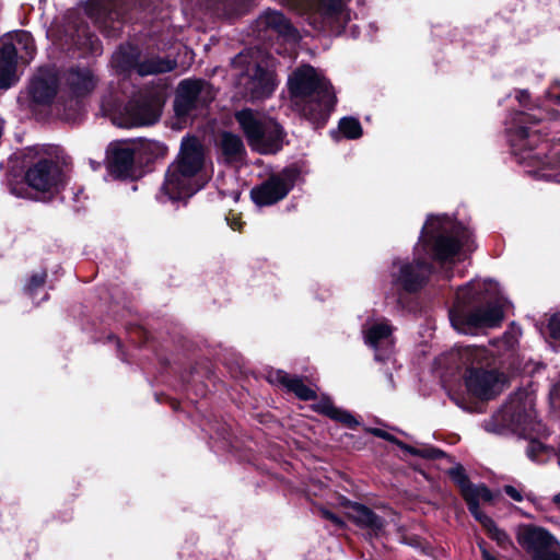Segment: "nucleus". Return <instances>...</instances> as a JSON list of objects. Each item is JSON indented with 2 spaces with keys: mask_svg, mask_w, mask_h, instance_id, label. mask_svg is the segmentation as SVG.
I'll use <instances>...</instances> for the list:
<instances>
[{
  "mask_svg": "<svg viewBox=\"0 0 560 560\" xmlns=\"http://www.w3.org/2000/svg\"><path fill=\"white\" fill-rule=\"evenodd\" d=\"M257 30L261 32H273L292 42H296L298 35L291 23L278 11L268 10L257 20Z\"/></svg>",
  "mask_w": 560,
  "mask_h": 560,
  "instance_id": "obj_14",
  "label": "nucleus"
},
{
  "mask_svg": "<svg viewBox=\"0 0 560 560\" xmlns=\"http://www.w3.org/2000/svg\"><path fill=\"white\" fill-rule=\"evenodd\" d=\"M541 452H546L545 445L541 442L535 440L528 442V455H537Z\"/></svg>",
  "mask_w": 560,
  "mask_h": 560,
  "instance_id": "obj_35",
  "label": "nucleus"
},
{
  "mask_svg": "<svg viewBox=\"0 0 560 560\" xmlns=\"http://www.w3.org/2000/svg\"><path fill=\"white\" fill-rule=\"evenodd\" d=\"M478 522L487 530L489 537L495 540L501 548L508 549L513 546V542L506 532L499 528L490 516L486 515L478 520Z\"/></svg>",
  "mask_w": 560,
  "mask_h": 560,
  "instance_id": "obj_26",
  "label": "nucleus"
},
{
  "mask_svg": "<svg viewBox=\"0 0 560 560\" xmlns=\"http://www.w3.org/2000/svg\"><path fill=\"white\" fill-rule=\"evenodd\" d=\"M18 47L12 40L0 43V89H8L16 81L15 57Z\"/></svg>",
  "mask_w": 560,
  "mask_h": 560,
  "instance_id": "obj_17",
  "label": "nucleus"
},
{
  "mask_svg": "<svg viewBox=\"0 0 560 560\" xmlns=\"http://www.w3.org/2000/svg\"><path fill=\"white\" fill-rule=\"evenodd\" d=\"M557 101L560 102V94L557 96Z\"/></svg>",
  "mask_w": 560,
  "mask_h": 560,
  "instance_id": "obj_45",
  "label": "nucleus"
},
{
  "mask_svg": "<svg viewBox=\"0 0 560 560\" xmlns=\"http://www.w3.org/2000/svg\"><path fill=\"white\" fill-rule=\"evenodd\" d=\"M371 433H373L374 435L376 436H380V438H383V439H386V440H389V441H393L395 442L394 438L387 433L386 431L384 430H381V429H371L370 430Z\"/></svg>",
  "mask_w": 560,
  "mask_h": 560,
  "instance_id": "obj_39",
  "label": "nucleus"
},
{
  "mask_svg": "<svg viewBox=\"0 0 560 560\" xmlns=\"http://www.w3.org/2000/svg\"><path fill=\"white\" fill-rule=\"evenodd\" d=\"M214 98L211 85L201 80H185L177 90L175 110L179 116L202 107Z\"/></svg>",
  "mask_w": 560,
  "mask_h": 560,
  "instance_id": "obj_8",
  "label": "nucleus"
},
{
  "mask_svg": "<svg viewBox=\"0 0 560 560\" xmlns=\"http://www.w3.org/2000/svg\"><path fill=\"white\" fill-rule=\"evenodd\" d=\"M273 380L283 385L288 390L294 393L302 400H311L316 397V393L306 386L301 378L291 376L283 371H277Z\"/></svg>",
  "mask_w": 560,
  "mask_h": 560,
  "instance_id": "obj_22",
  "label": "nucleus"
},
{
  "mask_svg": "<svg viewBox=\"0 0 560 560\" xmlns=\"http://www.w3.org/2000/svg\"><path fill=\"white\" fill-rule=\"evenodd\" d=\"M291 183L283 175H273L261 185L252 189L250 195L255 203L269 206L283 199L291 188Z\"/></svg>",
  "mask_w": 560,
  "mask_h": 560,
  "instance_id": "obj_11",
  "label": "nucleus"
},
{
  "mask_svg": "<svg viewBox=\"0 0 560 560\" xmlns=\"http://www.w3.org/2000/svg\"><path fill=\"white\" fill-rule=\"evenodd\" d=\"M558 466H559V468H560V457H559V459H558Z\"/></svg>",
  "mask_w": 560,
  "mask_h": 560,
  "instance_id": "obj_46",
  "label": "nucleus"
},
{
  "mask_svg": "<svg viewBox=\"0 0 560 560\" xmlns=\"http://www.w3.org/2000/svg\"><path fill=\"white\" fill-rule=\"evenodd\" d=\"M45 280H46L45 272L36 273L31 278L30 283L27 284V289L30 291H33L34 289L42 287L45 283Z\"/></svg>",
  "mask_w": 560,
  "mask_h": 560,
  "instance_id": "obj_33",
  "label": "nucleus"
},
{
  "mask_svg": "<svg viewBox=\"0 0 560 560\" xmlns=\"http://www.w3.org/2000/svg\"><path fill=\"white\" fill-rule=\"evenodd\" d=\"M502 318L503 312L499 304H489L469 314L451 313L454 328L464 334H469L476 328L497 326Z\"/></svg>",
  "mask_w": 560,
  "mask_h": 560,
  "instance_id": "obj_9",
  "label": "nucleus"
},
{
  "mask_svg": "<svg viewBox=\"0 0 560 560\" xmlns=\"http://www.w3.org/2000/svg\"><path fill=\"white\" fill-rule=\"evenodd\" d=\"M441 225L440 223V220L439 219H429L427 224L424 225L423 228V237H425L427 235H430L432 234L433 232L436 231V229Z\"/></svg>",
  "mask_w": 560,
  "mask_h": 560,
  "instance_id": "obj_36",
  "label": "nucleus"
},
{
  "mask_svg": "<svg viewBox=\"0 0 560 560\" xmlns=\"http://www.w3.org/2000/svg\"><path fill=\"white\" fill-rule=\"evenodd\" d=\"M430 272L428 264L416 260L415 264H404L399 268L397 280L408 291L420 288Z\"/></svg>",
  "mask_w": 560,
  "mask_h": 560,
  "instance_id": "obj_19",
  "label": "nucleus"
},
{
  "mask_svg": "<svg viewBox=\"0 0 560 560\" xmlns=\"http://www.w3.org/2000/svg\"><path fill=\"white\" fill-rule=\"evenodd\" d=\"M294 108L308 119L324 121L331 112L336 98L330 84L314 68L305 66L295 70L289 79Z\"/></svg>",
  "mask_w": 560,
  "mask_h": 560,
  "instance_id": "obj_1",
  "label": "nucleus"
},
{
  "mask_svg": "<svg viewBox=\"0 0 560 560\" xmlns=\"http://www.w3.org/2000/svg\"><path fill=\"white\" fill-rule=\"evenodd\" d=\"M57 92L55 75L45 74L36 77L31 84V94L35 102L47 103L54 98Z\"/></svg>",
  "mask_w": 560,
  "mask_h": 560,
  "instance_id": "obj_21",
  "label": "nucleus"
},
{
  "mask_svg": "<svg viewBox=\"0 0 560 560\" xmlns=\"http://www.w3.org/2000/svg\"><path fill=\"white\" fill-rule=\"evenodd\" d=\"M25 180L36 191H51L60 182V170L52 162L40 161L27 170Z\"/></svg>",
  "mask_w": 560,
  "mask_h": 560,
  "instance_id": "obj_10",
  "label": "nucleus"
},
{
  "mask_svg": "<svg viewBox=\"0 0 560 560\" xmlns=\"http://www.w3.org/2000/svg\"><path fill=\"white\" fill-rule=\"evenodd\" d=\"M175 62L168 59L152 57L136 65L140 75L158 74L173 70Z\"/></svg>",
  "mask_w": 560,
  "mask_h": 560,
  "instance_id": "obj_23",
  "label": "nucleus"
},
{
  "mask_svg": "<svg viewBox=\"0 0 560 560\" xmlns=\"http://www.w3.org/2000/svg\"><path fill=\"white\" fill-rule=\"evenodd\" d=\"M503 491L514 501L516 502H522L524 500V498H526L527 500L534 502V498L532 495V493H528L526 494V497L523 495V492L522 490L515 488L514 486H511V485H506L503 487Z\"/></svg>",
  "mask_w": 560,
  "mask_h": 560,
  "instance_id": "obj_31",
  "label": "nucleus"
},
{
  "mask_svg": "<svg viewBox=\"0 0 560 560\" xmlns=\"http://www.w3.org/2000/svg\"><path fill=\"white\" fill-rule=\"evenodd\" d=\"M135 151L130 145L119 144L112 149L110 171L118 176L128 175L133 166Z\"/></svg>",
  "mask_w": 560,
  "mask_h": 560,
  "instance_id": "obj_20",
  "label": "nucleus"
},
{
  "mask_svg": "<svg viewBox=\"0 0 560 560\" xmlns=\"http://www.w3.org/2000/svg\"><path fill=\"white\" fill-rule=\"evenodd\" d=\"M398 447L401 450V451H405V452H410V453H413V455H417L413 451V448L409 447V446H406L401 443H397Z\"/></svg>",
  "mask_w": 560,
  "mask_h": 560,
  "instance_id": "obj_41",
  "label": "nucleus"
},
{
  "mask_svg": "<svg viewBox=\"0 0 560 560\" xmlns=\"http://www.w3.org/2000/svg\"><path fill=\"white\" fill-rule=\"evenodd\" d=\"M318 410H320L323 413L327 415L331 419L346 424L349 428H352L358 424V421L351 413H349L346 410L338 409L328 400L322 401L318 405Z\"/></svg>",
  "mask_w": 560,
  "mask_h": 560,
  "instance_id": "obj_27",
  "label": "nucleus"
},
{
  "mask_svg": "<svg viewBox=\"0 0 560 560\" xmlns=\"http://www.w3.org/2000/svg\"><path fill=\"white\" fill-rule=\"evenodd\" d=\"M481 555L483 560H498L494 556H492L487 549L481 547Z\"/></svg>",
  "mask_w": 560,
  "mask_h": 560,
  "instance_id": "obj_40",
  "label": "nucleus"
},
{
  "mask_svg": "<svg viewBox=\"0 0 560 560\" xmlns=\"http://www.w3.org/2000/svg\"><path fill=\"white\" fill-rule=\"evenodd\" d=\"M430 455H439V456H442V455H445L443 451H434L433 453H431Z\"/></svg>",
  "mask_w": 560,
  "mask_h": 560,
  "instance_id": "obj_43",
  "label": "nucleus"
},
{
  "mask_svg": "<svg viewBox=\"0 0 560 560\" xmlns=\"http://www.w3.org/2000/svg\"><path fill=\"white\" fill-rule=\"evenodd\" d=\"M521 514H522L523 516H525V517H532V515H529V514H527V513H525V512H521Z\"/></svg>",
  "mask_w": 560,
  "mask_h": 560,
  "instance_id": "obj_44",
  "label": "nucleus"
},
{
  "mask_svg": "<svg viewBox=\"0 0 560 560\" xmlns=\"http://www.w3.org/2000/svg\"><path fill=\"white\" fill-rule=\"evenodd\" d=\"M15 40L19 46H23L27 54L31 55L33 51V40L27 33L21 32L15 35Z\"/></svg>",
  "mask_w": 560,
  "mask_h": 560,
  "instance_id": "obj_32",
  "label": "nucleus"
},
{
  "mask_svg": "<svg viewBox=\"0 0 560 560\" xmlns=\"http://www.w3.org/2000/svg\"><path fill=\"white\" fill-rule=\"evenodd\" d=\"M68 81L75 92L83 94L92 91L95 81L90 70H73L69 73Z\"/></svg>",
  "mask_w": 560,
  "mask_h": 560,
  "instance_id": "obj_25",
  "label": "nucleus"
},
{
  "mask_svg": "<svg viewBox=\"0 0 560 560\" xmlns=\"http://www.w3.org/2000/svg\"><path fill=\"white\" fill-rule=\"evenodd\" d=\"M535 417L534 399L522 392L488 421L486 428L489 432L494 433H503L505 429L525 433L534 429Z\"/></svg>",
  "mask_w": 560,
  "mask_h": 560,
  "instance_id": "obj_5",
  "label": "nucleus"
},
{
  "mask_svg": "<svg viewBox=\"0 0 560 560\" xmlns=\"http://www.w3.org/2000/svg\"><path fill=\"white\" fill-rule=\"evenodd\" d=\"M220 143L222 152L228 161L241 159L245 151L241 138L230 132L222 133Z\"/></svg>",
  "mask_w": 560,
  "mask_h": 560,
  "instance_id": "obj_24",
  "label": "nucleus"
},
{
  "mask_svg": "<svg viewBox=\"0 0 560 560\" xmlns=\"http://www.w3.org/2000/svg\"><path fill=\"white\" fill-rule=\"evenodd\" d=\"M469 240V233L460 226L453 228L447 234L446 228L440 234L434 243V253L438 259L446 260L453 257L462 246L466 245Z\"/></svg>",
  "mask_w": 560,
  "mask_h": 560,
  "instance_id": "obj_13",
  "label": "nucleus"
},
{
  "mask_svg": "<svg viewBox=\"0 0 560 560\" xmlns=\"http://www.w3.org/2000/svg\"><path fill=\"white\" fill-rule=\"evenodd\" d=\"M552 502L560 506V492L552 497Z\"/></svg>",
  "mask_w": 560,
  "mask_h": 560,
  "instance_id": "obj_42",
  "label": "nucleus"
},
{
  "mask_svg": "<svg viewBox=\"0 0 560 560\" xmlns=\"http://www.w3.org/2000/svg\"><path fill=\"white\" fill-rule=\"evenodd\" d=\"M392 329L385 323L373 324L365 332L366 342L373 347H377L378 343L387 339L390 336Z\"/></svg>",
  "mask_w": 560,
  "mask_h": 560,
  "instance_id": "obj_28",
  "label": "nucleus"
},
{
  "mask_svg": "<svg viewBox=\"0 0 560 560\" xmlns=\"http://www.w3.org/2000/svg\"><path fill=\"white\" fill-rule=\"evenodd\" d=\"M341 132L350 139H357L362 135L360 122L354 118H343L339 124Z\"/></svg>",
  "mask_w": 560,
  "mask_h": 560,
  "instance_id": "obj_29",
  "label": "nucleus"
},
{
  "mask_svg": "<svg viewBox=\"0 0 560 560\" xmlns=\"http://www.w3.org/2000/svg\"><path fill=\"white\" fill-rule=\"evenodd\" d=\"M550 398L552 406L556 408H560V385L553 388Z\"/></svg>",
  "mask_w": 560,
  "mask_h": 560,
  "instance_id": "obj_38",
  "label": "nucleus"
},
{
  "mask_svg": "<svg viewBox=\"0 0 560 560\" xmlns=\"http://www.w3.org/2000/svg\"><path fill=\"white\" fill-rule=\"evenodd\" d=\"M448 476L454 481V483L459 488L460 492L470 483L464 467L460 465L450 468Z\"/></svg>",
  "mask_w": 560,
  "mask_h": 560,
  "instance_id": "obj_30",
  "label": "nucleus"
},
{
  "mask_svg": "<svg viewBox=\"0 0 560 560\" xmlns=\"http://www.w3.org/2000/svg\"><path fill=\"white\" fill-rule=\"evenodd\" d=\"M126 114L124 121L117 122L121 127L151 125L159 118V103L130 104Z\"/></svg>",
  "mask_w": 560,
  "mask_h": 560,
  "instance_id": "obj_16",
  "label": "nucleus"
},
{
  "mask_svg": "<svg viewBox=\"0 0 560 560\" xmlns=\"http://www.w3.org/2000/svg\"><path fill=\"white\" fill-rule=\"evenodd\" d=\"M320 515L330 521L331 523H334L336 526L338 527H342L345 525L343 521L336 514L331 513L330 511L326 510V509H320Z\"/></svg>",
  "mask_w": 560,
  "mask_h": 560,
  "instance_id": "obj_34",
  "label": "nucleus"
},
{
  "mask_svg": "<svg viewBox=\"0 0 560 560\" xmlns=\"http://www.w3.org/2000/svg\"><path fill=\"white\" fill-rule=\"evenodd\" d=\"M551 335L560 339V317H552L549 324Z\"/></svg>",
  "mask_w": 560,
  "mask_h": 560,
  "instance_id": "obj_37",
  "label": "nucleus"
},
{
  "mask_svg": "<svg viewBox=\"0 0 560 560\" xmlns=\"http://www.w3.org/2000/svg\"><path fill=\"white\" fill-rule=\"evenodd\" d=\"M205 163L203 147L196 138H186L180 145L176 162L170 167L163 185V191L171 199H180L192 195L197 187L191 178Z\"/></svg>",
  "mask_w": 560,
  "mask_h": 560,
  "instance_id": "obj_2",
  "label": "nucleus"
},
{
  "mask_svg": "<svg viewBox=\"0 0 560 560\" xmlns=\"http://www.w3.org/2000/svg\"><path fill=\"white\" fill-rule=\"evenodd\" d=\"M515 538L532 560H560V542L546 528L533 524H520Z\"/></svg>",
  "mask_w": 560,
  "mask_h": 560,
  "instance_id": "obj_6",
  "label": "nucleus"
},
{
  "mask_svg": "<svg viewBox=\"0 0 560 560\" xmlns=\"http://www.w3.org/2000/svg\"><path fill=\"white\" fill-rule=\"evenodd\" d=\"M460 494L476 521L487 515L481 511L480 502L491 503L495 499V494L483 483L470 482Z\"/></svg>",
  "mask_w": 560,
  "mask_h": 560,
  "instance_id": "obj_18",
  "label": "nucleus"
},
{
  "mask_svg": "<svg viewBox=\"0 0 560 560\" xmlns=\"http://www.w3.org/2000/svg\"><path fill=\"white\" fill-rule=\"evenodd\" d=\"M320 19L322 27L329 28L334 32H340L346 22L348 14L343 9L341 0H317L314 12V22Z\"/></svg>",
  "mask_w": 560,
  "mask_h": 560,
  "instance_id": "obj_12",
  "label": "nucleus"
},
{
  "mask_svg": "<svg viewBox=\"0 0 560 560\" xmlns=\"http://www.w3.org/2000/svg\"><path fill=\"white\" fill-rule=\"evenodd\" d=\"M235 118L254 150L265 154L280 150L282 132L275 120L252 109L236 113Z\"/></svg>",
  "mask_w": 560,
  "mask_h": 560,
  "instance_id": "obj_4",
  "label": "nucleus"
},
{
  "mask_svg": "<svg viewBox=\"0 0 560 560\" xmlns=\"http://www.w3.org/2000/svg\"><path fill=\"white\" fill-rule=\"evenodd\" d=\"M463 365L468 369L466 386L478 398L490 399L499 394L508 383L504 374L497 370H485L489 363V355L483 348H464L458 350Z\"/></svg>",
  "mask_w": 560,
  "mask_h": 560,
  "instance_id": "obj_3",
  "label": "nucleus"
},
{
  "mask_svg": "<svg viewBox=\"0 0 560 560\" xmlns=\"http://www.w3.org/2000/svg\"><path fill=\"white\" fill-rule=\"evenodd\" d=\"M234 66L246 67L242 73L240 84L252 100H260L269 96L275 89V79L271 72L264 70L256 61L249 60L247 55H238L234 59Z\"/></svg>",
  "mask_w": 560,
  "mask_h": 560,
  "instance_id": "obj_7",
  "label": "nucleus"
},
{
  "mask_svg": "<svg viewBox=\"0 0 560 560\" xmlns=\"http://www.w3.org/2000/svg\"><path fill=\"white\" fill-rule=\"evenodd\" d=\"M348 516L358 526L368 529L371 536L378 537L384 532V520L363 504L349 503Z\"/></svg>",
  "mask_w": 560,
  "mask_h": 560,
  "instance_id": "obj_15",
  "label": "nucleus"
}]
</instances>
